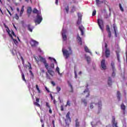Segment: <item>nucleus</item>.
Returning <instances> with one entry per match:
<instances>
[{
    "label": "nucleus",
    "mask_w": 127,
    "mask_h": 127,
    "mask_svg": "<svg viewBox=\"0 0 127 127\" xmlns=\"http://www.w3.org/2000/svg\"><path fill=\"white\" fill-rule=\"evenodd\" d=\"M4 26H5V28H6V30L9 36H10V37L11 38V39H12L14 44H15L16 46H17V45H18V42L16 39H13V37H16L15 34H14V32L13 31H10L9 30V29L8 28V27H7V26H6V25H4Z\"/></svg>",
    "instance_id": "obj_1"
},
{
    "label": "nucleus",
    "mask_w": 127,
    "mask_h": 127,
    "mask_svg": "<svg viewBox=\"0 0 127 127\" xmlns=\"http://www.w3.org/2000/svg\"><path fill=\"white\" fill-rule=\"evenodd\" d=\"M33 13H37V17L35 20V23H38V24H40V23H41V21H42V15H41V12L38 11L37 9L34 8L33 10Z\"/></svg>",
    "instance_id": "obj_2"
},
{
    "label": "nucleus",
    "mask_w": 127,
    "mask_h": 127,
    "mask_svg": "<svg viewBox=\"0 0 127 127\" xmlns=\"http://www.w3.org/2000/svg\"><path fill=\"white\" fill-rule=\"evenodd\" d=\"M62 52L65 59H67V58H69V56L72 54V50H71L70 47L65 48L63 47L62 49Z\"/></svg>",
    "instance_id": "obj_3"
},
{
    "label": "nucleus",
    "mask_w": 127,
    "mask_h": 127,
    "mask_svg": "<svg viewBox=\"0 0 127 127\" xmlns=\"http://www.w3.org/2000/svg\"><path fill=\"white\" fill-rule=\"evenodd\" d=\"M49 59L51 60V61H52L53 60L54 61L55 64H56L57 66L56 69V71L58 72V75H59V76L62 77V75H63V74L62 73H60V68H59V67H58V64L57 63V61H56V60L50 57H49Z\"/></svg>",
    "instance_id": "obj_4"
},
{
    "label": "nucleus",
    "mask_w": 127,
    "mask_h": 127,
    "mask_svg": "<svg viewBox=\"0 0 127 127\" xmlns=\"http://www.w3.org/2000/svg\"><path fill=\"white\" fill-rule=\"evenodd\" d=\"M39 61H40L41 62H42V63H43L44 64V66H45V67L46 68V69H48V66H49V64H48V63H47L46 59H45L41 56H40L39 57Z\"/></svg>",
    "instance_id": "obj_5"
},
{
    "label": "nucleus",
    "mask_w": 127,
    "mask_h": 127,
    "mask_svg": "<svg viewBox=\"0 0 127 127\" xmlns=\"http://www.w3.org/2000/svg\"><path fill=\"white\" fill-rule=\"evenodd\" d=\"M66 33L67 30H66V28H64V27H63L62 31V36L64 41H66V40H67V35H66Z\"/></svg>",
    "instance_id": "obj_6"
},
{
    "label": "nucleus",
    "mask_w": 127,
    "mask_h": 127,
    "mask_svg": "<svg viewBox=\"0 0 127 127\" xmlns=\"http://www.w3.org/2000/svg\"><path fill=\"white\" fill-rule=\"evenodd\" d=\"M97 23L101 30H102V32L104 31V22L103 21V20L98 19Z\"/></svg>",
    "instance_id": "obj_7"
},
{
    "label": "nucleus",
    "mask_w": 127,
    "mask_h": 127,
    "mask_svg": "<svg viewBox=\"0 0 127 127\" xmlns=\"http://www.w3.org/2000/svg\"><path fill=\"white\" fill-rule=\"evenodd\" d=\"M104 46H105V56L107 58H108V57H109L110 56V50L109 49H108V44H107V43H105L104 44Z\"/></svg>",
    "instance_id": "obj_8"
},
{
    "label": "nucleus",
    "mask_w": 127,
    "mask_h": 127,
    "mask_svg": "<svg viewBox=\"0 0 127 127\" xmlns=\"http://www.w3.org/2000/svg\"><path fill=\"white\" fill-rule=\"evenodd\" d=\"M30 44L32 47H36L38 44H39V43L34 40L32 39L30 42Z\"/></svg>",
    "instance_id": "obj_9"
},
{
    "label": "nucleus",
    "mask_w": 127,
    "mask_h": 127,
    "mask_svg": "<svg viewBox=\"0 0 127 127\" xmlns=\"http://www.w3.org/2000/svg\"><path fill=\"white\" fill-rule=\"evenodd\" d=\"M78 20L77 22V24H80L81 21H82V14L81 13H77Z\"/></svg>",
    "instance_id": "obj_10"
},
{
    "label": "nucleus",
    "mask_w": 127,
    "mask_h": 127,
    "mask_svg": "<svg viewBox=\"0 0 127 127\" xmlns=\"http://www.w3.org/2000/svg\"><path fill=\"white\" fill-rule=\"evenodd\" d=\"M106 61L105 60H102L101 61V68L103 70H106L107 69V66H106Z\"/></svg>",
    "instance_id": "obj_11"
},
{
    "label": "nucleus",
    "mask_w": 127,
    "mask_h": 127,
    "mask_svg": "<svg viewBox=\"0 0 127 127\" xmlns=\"http://www.w3.org/2000/svg\"><path fill=\"white\" fill-rule=\"evenodd\" d=\"M112 126L113 127H118V123L116 122V118L114 116L112 117Z\"/></svg>",
    "instance_id": "obj_12"
},
{
    "label": "nucleus",
    "mask_w": 127,
    "mask_h": 127,
    "mask_svg": "<svg viewBox=\"0 0 127 127\" xmlns=\"http://www.w3.org/2000/svg\"><path fill=\"white\" fill-rule=\"evenodd\" d=\"M65 123L67 124L68 121L71 123V118H70V112H68L66 115Z\"/></svg>",
    "instance_id": "obj_13"
},
{
    "label": "nucleus",
    "mask_w": 127,
    "mask_h": 127,
    "mask_svg": "<svg viewBox=\"0 0 127 127\" xmlns=\"http://www.w3.org/2000/svg\"><path fill=\"white\" fill-rule=\"evenodd\" d=\"M18 68L21 73L22 75V79L23 81H24L25 83H26V79H25V77L24 76V74L23 73V72H22V70L21 69V67H20V65H18Z\"/></svg>",
    "instance_id": "obj_14"
},
{
    "label": "nucleus",
    "mask_w": 127,
    "mask_h": 127,
    "mask_svg": "<svg viewBox=\"0 0 127 127\" xmlns=\"http://www.w3.org/2000/svg\"><path fill=\"white\" fill-rule=\"evenodd\" d=\"M46 69L48 71V73L50 74L52 77L54 76V71L52 70V69H49V65L48 66V68H46Z\"/></svg>",
    "instance_id": "obj_15"
},
{
    "label": "nucleus",
    "mask_w": 127,
    "mask_h": 127,
    "mask_svg": "<svg viewBox=\"0 0 127 127\" xmlns=\"http://www.w3.org/2000/svg\"><path fill=\"white\" fill-rule=\"evenodd\" d=\"M113 28L114 30L115 37H117V32L118 31V28H117V25L115 24H113Z\"/></svg>",
    "instance_id": "obj_16"
},
{
    "label": "nucleus",
    "mask_w": 127,
    "mask_h": 127,
    "mask_svg": "<svg viewBox=\"0 0 127 127\" xmlns=\"http://www.w3.org/2000/svg\"><path fill=\"white\" fill-rule=\"evenodd\" d=\"M10 51L13 56H17V52H16V50L14 49V48H13V49L12 50H11Z\"/></svg>",
    "instance_id": "obj_17"
},
{
    "label": "nucleus",
    "mask_w": 127,
    "mask_h": 127,
    "mask_svg": "<svg viewBox=\"0 0 127 127\" xmlns=\"http://www.w3.org/2000/svg\"><path fill=\"white\" fill-rule=\"evenodd\" d=\"M79 30L81 31V35H84V29H85V28H84V27L81 25V26H80L79 27Z\"/></svg>",
    "instance_id": "obj_18"
},
{
    "label": "nucleus",
    "mask_w": 127,
    "mask_h": 127,
    "mask_svg": "<svg viewBox=\"0 0 127 127\" xmlns=\"http://www.w3.org/2000/svg\"><path fill=\"white\" fill-rule=\"evenodd\" d=\"M83 93H84V94H87V95H86V97L88 98V97H89L90 96V91H89V89L88 88H86L83 92Z\"/></svg>",
    "instance_id": "obj_19"
},
{
    "label": "nucleus",
    "mask_w": 127,
    "mask_h": 127,
    "mask_svg": "<svg viewBox=\"0 0 127 127\" xmlns=\"http://www.w3.org/2000/svg\"><path fill=\"white\" fill-rule=\"evenodd\" d=\"M77 39L79 44H80V45H82V38L80 37V36H79V34H77Z\"/></svg>",
    "instance_id": "obj_20"
},
{
    "label": "nucleus",
    "mask_w": 127,
    "mask_h": 127,
    "mask_svg": "<svg viewBox=\"0 0 127 127\" xmlns=\"http://www.w3.org/2000/svg\"><path fill=\"white\" fill-rule=\"evenodd\" d=\"M27 28H28V30H29V31H30V32H32L33 30V28H34L33 26H31V25H28Z\"/></svg>",
    "instance_id": "obj_21"
},
{
    "label": "nucleus",
    "mask_w": 127,
    "mask_h": 127,
    "mask_svg": "<svg viewBox=\"0 0 127 127\" xmlns=\"http://www.w3.org/2000/svg\"><path fill=\"white\" fill-rule=\"evenodd\" d=\"M23 11H24V6H22L20 11L19 16H22V14H23Z\"/></svg>",
    "instance_id": "obj_22"
},
{
    "label": "nucleus",
    "mask_w": 127,
    "mask_h": 127,
    "mask_svg": "<svg viewBox=\"0 0 127 127\" xmlns=\"http://www.w3.org/2000/svg\"><path fill=\"white\" fill-rule=\"evenodd\" d=\"M121 109L123 110L124 114L125 115L126 114V106L124 104L121 105Z\"/></svg>",
    "instance_id": "obj_23"
},
{
    "label": "nucleus",
    "mask_w": 127,
    "mask_h": 127,
    "mask_svg": "<svg viewBox=\"0 0 127 127\" xmlns=\"http://www.w3.org/2000/svg\"><path fill=\"white\" fill-rule=\"evenodd\" d=\"M31 11H32V8H31V7H29L27 10V12L29 14V16L30 15Z\"/></svg>",
    "instance_id": "obj_24"
},
{
    "label": "nucleus",
    "mask_w": 127,
    "mask_h": 127,
    "mask_svg": "<svg viewBox=\"0 0 127 127\" xmlns=\"http://www.w3.org/2000/svg\"><path fill=\"white\" fill-rule=\"evenodd\" d=\"M84 50L85 52H87L88 53H90L91 55H92V53L90 51V50H89V48L87 46L84 47Z\"/></svg>",
    "instance_id": "obj_25"
},
{
    "label": "nucleus",
    "mask_w": 127,
    "mask_h": 127,
    "mask_svg": "<svg viewBox=\"0 0 127 127\" xmlns=\"http://www.w3.org/2000/svg\"><path fill=\"white\" fill-rule=\"evenodd\" d=\"M123 127H127V122H126V119L122 120Z\"/></svg>",
    "instance_id": "obj_26"
},
{
    "label": "nucleus",
    "mask_w": 127,
    "mask_h": 127,
    "mask_svg": "<svg viewBox=\"0 0 127 127\" xmlns=\"http://www.w3.org/2000/svg\"><path fill=\"white\" fill-rule=\"evenodd\" d=\"M117 99L118 101H121V92L117 91Z\"/></svg>",
    "instance_id": "obj_27"
},
{
    "label": "nucleus",
    "mask_w": 127,
    "mask_h": 127,
    "mask_svg": "<svg viewBox=\"0 0 127 127\" xmlns=\"http://www.w3.org/2000/svg\"><path fill=\"white\" fill-rule=\"evenodd\" d=\"M85 58L87 61V63L89 64L90 63V61H91V58L90 57L87 56L86 55H85Z\"/></svg>",
    "instance_id": "obj_28"
},
{
    "label": "nucleus",
    "mask_w": 127,
    "mask_h": 127,
    "mask_svg": "<svg viewBox=\"0 0 127 127\" xmlns=\"http://www.w3.org/2000/svg\"><path fill=\"white\" fill-rule=\"evenodd\" d=\"M54 64L53 63H51L50 66H49V69H54Z\"/></svg>",
    "instance_id": "obj_29"
},
{
    "label": "nucleus",
    "mask_w": 127,
    "mask_h": 127,
    "mask_svg": "<svg viewBox=\"0 0 127 127\" xmlns=\"http://www.w3.org/2000/svg\"><path fill=\"white\" fill-rule=\"evenodd\" d=\"M111 66L112 67L113 71H116V68H115V63H114V62H112Z\"/></svg>",
    "instance_id": "obj_30"
},
{
    "label": "nucleus",
    "mask_w": 127,
    "mask_h": 127,
    "mask_svg": "<svg viewBox=\"0 0 127 127\" xmlns=\"http://www.w3.org/2000/svg\"><path fill=\"white\" fill-rule=\"evenodd\" d=\"M80 126V124L78 121V119H76L75 120V127H78Z\"/></svg>",
    "instance_id": "obj_31"
},
{
    "label": "nucleus",
    "mask_w": 127,
    "mask_h": 127,
    "mask_svg": "<svg viewBox=\"0 0 127 127\" xmlns=\"http://www.w3.org/2000/svg\"><path fill=\"white\" fill-rule=\"evenodd\" d=\"M108 85L109 86L112 85V78L111 77H109L108 79Z\"/></svg>",
    "instance_id": "obj_32"
},
{
    "label": "nucleus",
    "mask_w": 127,
    "mask_h": 127,
    "mask_svg": "<svg viewBox=\"0 0 127 127\" xmlns=\"http://www.w3.org/2000/svg\"><path fill=\"white\" fill-rule=\"evenodd\" d=\"M36 89L38 91V93L40 94L41 93V91H40V89H39V87H38V85L36 84Z\"/></svg>",
    "instance_id": "obj_33"
},
{
    "label": "nucleus",
    "mask_w": 127,
    "mask_h": 127,
    "mask_svg": "<svg viewBox=\"0 0 127 127\" xmlns=\"http://www.w3.org/2000/svg\"><path fill=\"white\" fill-rule=\"evenodd\" d=\"M46 75L47 79H48L49 80H51V77H50V75H49L48 72H46Z\"/></svg>",
    "instance_id": "obj_34"
},
{
    "label": "nucleus",
    "mask_w": 127,
    "mask_h": 127,
    "mask_svg": "<svg viewBox=\"0 0 127 127\" xmlns=\"http://www.w3.org/2000/svg\"><path fill=\"white\" fill-rule=\"evenodd\" d=\"M34 105L35 106H36L37 107H39V108H40V104H39V103H38V102H34Z\"/></svg>",
    "instance_id": "obj_35"
},
{
    "label": "nucleus",
    "mask_w": 127,
    "mask_h": 127,
    "mask_svg": "<svg viewBox=\"0 0 127 127\" xmlns=\"http://www.w3.org/2000/svg\"><path fill=\"white\" fill-rule=\"evenodd\" d=\"M65 9L67 13H68V11H69V7L67 6V4H65Z\"/></svg>",
    "instance_id": "obj_36"
},
{
    "label": "nucleus",
    "mask_w": 127,
    "mask_h": 127,
    "mask_svg": "<svg viewBox=\"0 0 127 127\" xmlns=\"http://www.w3.org/2000/svg\"><path fill=\"white\" fill-rule=\"evenodd\" d=\"M96 105H97L99 109H101V107H102V102H100L98 104H96Z\"/></svg>",
    "instance_id": "obj_37"
},
{
    "label": "nucleus",
    "mask_w": 127,
    "mask_h": 127,
    "mask_svg": "<svg viewBox=\"0 0 127 127\" xmlns=\"http://www.w3.org/2000/svg\"><path fill=\"white\" fill-rule=\"evenodd\" d=\"M110 16H111V12L109 13V15H108V14H106L104 15V18H109V17H110Z\"/></svg>",
    "instance_id": "obj_38"
},
{
    "label": "nucleus",
    "mask_w": 127,
    "mask_h": 127,
    "mask_svg": "<svg viewBox=\"0 0 127 127\" xmlns=\"http://www.w3.org/2000/svg\"><path fill=\"white\" fill-rule=\"evenodd\" d=\"M82 102L83 103H84L85 106H87V101H86V99H82Z\"/></svg>",
    "instance_id": "obj_39"
},
{
    "label": "nucleus",
    "mask_w": 127,
    "mask_h": 127,
    "mask_svg": "<svg viewBox=\"0 0 127 127\" xmlns=\"http://www.w3.org/2000/svg\"><path fill=\"white\" fill-rule=\"evenodd\" d=\"M18 55H19V56H20L21 59V60L22 61V63H23V64H24V60H23V58L21 56V55H20V53H18Z\"/></svg>",
    "instance_id": "obj_40"
},
{
    "label": "nucleus",
    "mask_w": 127,
    "mask_h": 127,
    "mask_svg": "<svg viewBox=\"0 0 127 127\" xmlns=\"http://www.w3.org/2000/svg\"><path fill=\"white\" fill-rule=\"evenodd\" d=\"M119 6H120V10H121V11H124V8H123V6H122V4L120 3Z\"/></svg>",
    "instance_id": "obj_41"
},
{
    "label": "nucleus",
    "mask_w": 127,
    "mask_h": 127,
    "mask_svg": "<svg viewBox=\"0 0 127 127\" xmlns=\"http://www.w3.org/2000/svg\"><path fill=\"white\" fill-rule=\"evenodd\" d=\"M38 52H40V53L43 54V51H42V50H41V49H40V48H38Z\"/></svg>",
    "instance_id": "obj_42"
},
{
    "label": "nucleus",
    "mask_w": 127,
    "mask_h": 127,
    "mask_svg": "<svg viewBox=\"0 0 127 127\" xmlns=\"http://www.w3.org/2000/svg\"><path fill=\"white\" fill-rule=\"evenodd\" d=\"M57 91L58 92V93H59V92H60V91H61V88H60V87L58 86L57 87Z\"/></svg>",
    "instance_id": "obj_43"
},
{
    "label": "nucleus",
    "mask_w": 127,
    "mask_h": 127,
    "mask_svg": "<svg viewBox=\"0 0 127 127\" xmlns=\"http://www.w3.org/2000/svg\"><path fill=\"white\" fill-rule=\"evenodd\" d=\"M46 106L47 108H48L49 109H50V105H49V103L48 102H46Z\"/></svg>",
    "instance_id": "obj_44"
},
{
    "label": "nucleus",
    "mask_w": 127,
    "mask_h": 127,
    "mask_svg": "<svg viewBox=\"0 0 127 127\" xmlns=\"http://www.w3.org/2000/svg\"><path fill=\"white\" fill-rule=\"evenodd\" d=\"M96 13H97V11H96V10H94L92 12V16H95V15H96Z\"/></svg>",
    "instance_id": "obj_45"
},
{
    "label": "nucleus",
    "mask_w": 127,
    "mask_h": 127,
    "mask_svg": "<svg viewBox=\"0 0 127 127\" xmlns=\"http://www.w3.org/2000/svg\"><path fill=\"white\" fill-rule=\"evenodd\" d=\"M29 73H30L31 76L33 78V77H34V74H33L32 71L29 70Z\"/></svg>",
    "instance_id": "obj_46"
},
{
    "label": "nucleus",
    "mask_w": 127,
    "mask_h": 127,
    "mask_svg": "<svg viewBox=\"0 0 127 127\" xmlns=\"http://www.w3.org/2000/svg\"><path fill=\"white\" fill-rule=\"evenodd\" d=\"M14 17L15 19H18L19 18V17L18 16V15H17V14H15Z\"/></svg>",
    "instance_id": "obj_47"
},
{
    "label": "nucleus",
    "mask_w": 127,
    "mask_h": 127,
    "mask_svg": "<svg viewBox=\"0 0 127 127\" xmlns=\"http://www.w3.org/2000/svg\"><path fill=\"white\" fill-rule=\"evenodd\" d=\"M74 75H75L74 78L75 79H77V71H76V70H74Z\"/></svg>",
    "instance_id": "obj_48"
},
{
    "label": "nucleus",
    "mask_w": 127,
    "mask_h": 127,
    "mask_svg": "<svg viewBox=\"0 0 127 127\" xmlns=\"http://www.w3.org/2000/svg\"><path fill=\"white\" fill-rule=\"evenodd\" d=\"M101 3V1L100 0H96V4L97 5H99Z\"/></svg>",
    "instance_id": "obj_49"
},
{
    "label": "nucleus",
    "mask_w": 127,
    "mask_h": 127,
    "mask_svg": "<svg viewBox=\"0 0 127 127\" xmlns=\"http://www.w3.org/2000/svg\"><path fill=\"white\" fill-rule=\"evenodd\" d=\"M29 64V69H30V70H32V67H31V64H30V63H28Z\"/></svg>",
    "instance_id": "obj_50"
},
{
    "label": "nucleus",
    "mask_w": 127,
    "mask_h": 127,
    "mask_svg": "<svg viewBox=\"0 0 127 127\" xmlns=\"http://www.w3.org/2000/svg\"><path fill=\"white\" fill-rule=\"evenodd\" d=\"M117 59L118 62H120V55H119V54H117Z\"/></svg>",
    "instance_id": "obj_51"
},
{
    "label": "nucleus",
    "mask_w": 127,
    "mask_h": 127,
    "mask_svg": "<svg viewBox=\"0 0 127 127\" xmlns=\"http://www.w3.org/2000/svg\"><path fill=\"white\" fill-rule=\"evenodd\" d=\"M76 10V8L75 7H72L71 9V12H74Z\"/></svg>",
    "instance_id": "obj_52"
},
{
    "label": "nucleus",
    "mask_w": 127,
    "mask_h": 127,
    "mask_svg": "<svg viewBox=\"0 0 127 127\" xmlns=\"http://www.w3.org/2000/svg\"><path fill=\"white\" fill-rule=\"evenodd\" d=\"M25 1L26 2H31V3H32V0H25Z\"/></svg>",
    "instance_id": "obj_53"
},
{
    "label": "nucleus",
    "mask_w": 127,
    "mask_h": 127,
    "mask_svg": "<svg viewBox=\"0 0 127 127\" xmlns=\"http://www.w3.org/2000/svg\"><path fill=\"white\" fill-rule=\"evenodd\" d=\"M107 31L108 32L111 31L110 30V27L109 26V25H107Z\"/></svg>",
    "instance_id": "obj_54"
},
{
    "label": "nucleus",
    "mask_w": 127,
    "mask_h": 127,
    "mask_svg": "<svg viewBox=\"0 0 127 127\" xmlns=\"http://www.w3.org/2000/svg\"><path fill=\"white\" fill-rule=\"evenodd\" d=\"M66 106H70V101L69 100H67V101L66 102Z\"/></svg>",
    "instance_id": "obj_55"
},
{
    "label": "nucleus",
    "mask_w": 127,
    "mask_h": 127,
    "mask_svg": "<svg viewBox=\"0 0 127 127\" xmlns=\"http://www.w3.org/2000/svg\"><path fill=\"white\" fill-rule=\"evenodd\" d=\"M108 32V36L109 37H111V36H112V34L111 33V31Z\"/></svg>",
    "instance_id": "obj_56"
},
{
    "label": "nucleus",
    "mask_w": 127,
    "mask_h": 127,
    "mask_svg": "<svg viewBox=\"0 0 127 127\" xmlns=\"http://www.w3.org/2000/svg\"><path fill=\"white\" fill-rule=\"evenodd\" d=\"M94 124H95V121L91 122V126L92 127H95V125Z\"/></svg>",
    "instance_id": "obj_57"
},
{
    "label": "nucleus",
    "mask_w": 127,
    "mask_h": 127,
    "mask_svg": "<svg viewBox=\"0 0 127 127\" xmlns=\"http://www.w3.org/2000/svg\"><path fill=\"white\" fill-rule=\"evenodd\" d=\"M45 88L46 89V90L48 92V93H50V91H49V89L47 88V87L45 86Z\"/></svg>",
    "instance_id": "obj_58"
},
{
    "label": "nucleus",
    "mask_w": 127,
    "mask_h": 127,
    "mask_svg": "<svg viewBox=\"0 0 127 127\" xmlns=\"http://www.w3.org/2000/svg\"><path fill=\"white\" fill-rule=\"evenodd\" d=\"M40 70H41L42 73H45V70H44V69L43 68H41Z\"/></svg>",
    "instance_id": "obj_59"
},
{
    "label": "nucleus",
    "mask_w": 127,
    "mask_h": 127,
    "mask_svg": "<svg viewBox=\"0 0 127 127\" xmlns=\"http://www.w3.org/2000/svg\"><path fill=\"white\" fill-rule=\"evenodd\" d=\"M115 71H113V73H112V77H115V76H116V73H115Z\"/></svg>",
    "instance_id": "obj_60"
},
{
    "label": "nucleus",
    "mask_w": 127,
    "mask_h": 127,
    "mask_svg": "<svg viewBox=\"0 0 127 127\" xmlns=\"http://www.w3.org/2000/svg\"><path fill=\"white\" fill-rule=\"evenodd\" d=\"M35 59L37 61V63L38 64V63L39 62V60H38V58H37L36 57H35Z\"/></svg>",
    "instance_id": "obj_61"
},
{
    "label": "nucleus",
    "mask_w": 127,
    "mask_h": 127,
    "mask_svg": "<svg viewBox=\"0 0 127 127\" xmlns=\"http://www.w3.org/2000/svg\"><path fill=\"white\" fill-rule=\"evenodd\" d=\"M61 111H64V107L63 105L61 106Z\"/></svg>",
    "instance_id": "obj_62"
},
{
    "label": "nucleus",
    "mask_w": 127,
    "mask_h": 127,
    "mask_svg": "<svg viewBox=\"0 0 127 127\" xmlns=\"http://www.w3.org/2000/svg\"><path fill=\"white\" fill-rule=\"evenodd\" d=\"M36 103H39V98H36Z\"/></svg>",
    "instance_id": "obj_63"
},
{
    "label": "nucleus",
    "mask_w": 127,
    "mask_h": 127,
    "mask_svg": "<svg viewBox=\"0 0 127 127\" xmlns=\"http://www.w3.org/2000/svg\"><path fill=\"white\" fill-rule=\"evenodd\" d=\"M14 4L16 6H18V5H20V4L19 3H15Z\"/></svg>",
    "instance_id": "obj_64"
}]
</instances>
